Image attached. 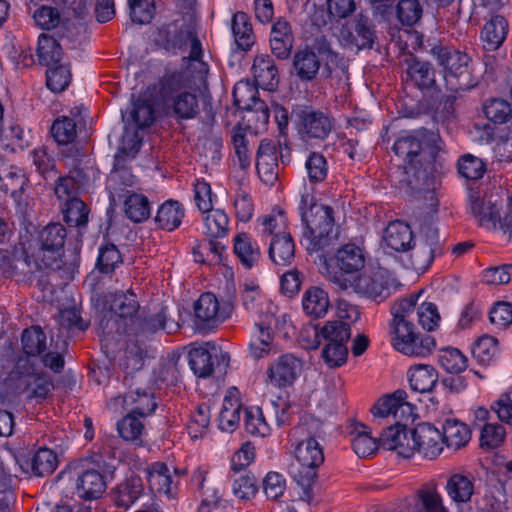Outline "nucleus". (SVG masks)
<instances>
[{
    "mask_svg": "<svg viewBox=\"0 0 512 512\" xmlns=\"http://www.w3.org/2000/svg\"><path fill=\"white\" fill-rule=\"evenodd\" d=\"M397 286L396 279L383 268L365 271L353 280V290L356 293L377 303L389 298Z\"/></svg>",
    "mask_w": 512,
    "mask_h": 512,
    "instance_id": "nucleus-8",
    "label": "nucleus"
},
{
    "mask_svg": "<svg viewBox=\"0 0 512 512\" xmlns=\"http://www.w3.org/2000/svg\"><path fill=\"white\" fill-rule=\"evenodd\" d=\"M28 182L24 170L19 167L12 166L3 175L0 174V189L10 194L21 213L26 212L28 207V197L25 194Z\"/></svg>",
    "mask_w": 512,
    "mask_h": 512,
    "instance_id": "nucleus-15",
    "label": "nucleus"
},
{
    "mask_svg": "<svg viewBox=\"0 0 512 512\" xmlns=\"http://www.w3.org/2000/svg\"><path fill=\"white\" fill-rule=\"evenodd\" d=\"M338 38L343 47L359 51L372 49L377 35L372 20L360 12L342 25Z\"/></svg>",
    "mask_w": 512,
    "mask_h": 512,
    "instance_id": "nucleus-7",
    "label": "nucleus"
},
{
    "mask_svg": "<svg viewBox=\"0 0 512 512\" xmlns=\"http://www.w3.org/2000/svg\"><path fill=\"white\" fill-rule=\"evenodd\" d=\"M117 430L124 440L141 443L140 438L144 430V425L138 415L130 412L118 422Z\"/></svg>",
    "mask_w": 512,
    "mask_h": 512,
    "instance_id": "nucleus-57",
    "label": "nucleus"
},
{
    "mask_svg": "<svg viewBox=\"0 0 512 512\" xmlns=\"http://www.w3.org/2000/svg\"><path fill=\"white\" fill-rule=\"evenodd\" d=\"M234 252L241 263L251 268L259 259V247L254 246L251 239L245 233H239L234 239Z\"/></svg>",
    "mask_w": 512,
    "mask_h": 512,
    "instance_id": "nucleus-47",
    "label": "nucleus"
},
{
    "mask_svg": "<svg viewBox=\"0 0 512 512\" xmlns=\"http://www.w3.org/2000/svg\"><path fill=\"white\" fill-rule=\"evenodd\" d=\"M354 437L351 439V445L354 452L359 457H368L373 455L378 449L379 440L370 435L368 427L364 424H357L352 432Z\"/></svg>",
    "mask_w": 512,
    "mask_h": 512,
    "instance_id": "nucleus-39",
    "label": "nucleus"
},
{
    "mask_svg": "<svg viewBox=\"0 0 512 512\" xmlns=\"http://www.w3.org/2000/svg\"><path fill=\"white\" fill-rule=\"evenodd\" d=\"M256 169L260 179L272 185L278 177L277 148L267 139L260 142L256 156Z\"/></svg>",
    "mask_w": 512,
    "mask_h": 512,
    "instance_id": "nucleus-19",
    "label": "nucleus"
},
{
    "mask_svg": "<svg viewBox=\"0 0 512 512\" xmlns=\"http://www.w3.org/2000/svg\"><path fill=\"white\" fill-rule=\"evenodd\" d=\"M429 53L443 68L444 81L447 90L459 93L474 88L478 79L470 66V57L459 50L442 44H435Z\"/></svg>",
    "mask_w": 512,
    "mask_h": 512,
    "instance_id": "nucleus-4",
    "label": "nucleus"
},
{
    "mask_svg": "<svg viewBox=\"0 0 512 512\" xmlns=\"http://www.w3.org/2000/svg\"><path fill=\"white\" fill-rule=\"evenodd\" d=\"M76 120L67 116L57 118L51 127V134L60 145L72 143L76 136Z\"/></svg>",
    "mask_w": 512,
    "mask_h": 512,
    "instance_id": "nucleus-53",
    "label": "nucleus"
},
{
    "mask_svg": "<svg viewBox=\"0 0 512 512\" xmlns=\"http://www.w3.org/2000/svg\"><path fill=\"white\" fill-rule=\"evenodd\" d=\"M205 213V234L211 238H219L225 236L228 231L229 220L224 211L219 209H211Z\"/></svg>",
    "mask_w": 512,
    "mask_h": 512,
    "instance_id": "nucleus-51",
    "label": "nucleus"
},
{
    "mask_svg": "<svg viewBox=\"0 0 512 512\" xmlns=\"http://www.w3.org/2000/svg\"><path fill=\"white\" fill-rule=\"evenodd\" d=\"M76 489L80 498L95 500L105 492L106 481L99 470L86 469L78 476Z\"/></svg>",
    "mask_w": 512,
    "mask_h": 512,
    "instance_id": "nucleus-24",
    "label": "nucleus"
},
{
    "mask_svg": "<svg viewBox=\"0 0 512 512\" xmlns=\"http://www.w3.org/2000/svg\"><path fill=\"white\" fill-rule=\"evenodd\" d=\"M302 370V361L293 354L281 355L267 369V382L275 387L291 385Z\"/></svg>",
    "mask_w": 512,
    "mask_h": 512,
    "instance_id": "nucleus-13",
    "label": "nucleus"
},
{
    "mask_svg": "<svg viewBox=\"0 0 512 512\" xmlns=\"http://www.w3.org/2000/svg\"><path fill=\"white\" fill-rule=\"evenodd\" d=\"M299 134L304 139H325L333 128L332 120L322 111L302 107L294 112Z\"/></svg>",
    "mask_w": 512,
    "mask_h": 512,
    "instance_id": "nucleus-11",
    "label": "nucleus"
},
{
    "mask_svg": "<svg viewBox=\"0 0 512 512\" xmlns=\"http://www.w3.org/2000/svg\"><path fill=\"white\" fill-rule=\"evenodd\" d=\"M193 82L187 71L166 73L159 83V96L174 117L182 120L195 118L199 113L197 95L191 92Z\"/></svg>",
    "mask_w": 512,
    "mask_h": 512,
    "instance_id": "nucleus-2",
    "label": "nucleus"
},
{
    "mask_svg": "<svg viewBox=\"0 0 512 512\" xmlns=\"http://www.w3.org/2000/svg\"><path fill=\"white\" fill-rule=\"evenodd\" d=\"M124 197V213L128 219L135 223H141L150 216V202L140 193L127 190Z\"/></svg>",
    "mask_w": 512,
    "mask_h": 512,
    "instance_id": "nucleus-36",
    "label": "nucleus"
},
{
    "mask_svg": "<svg viewBox=\"0 0 512 512\" xmlns=\"http://www.w3.org/2000/svg\"><path fill=\"white\" fill-rule=\"evenodd\" d=\"M406 65V81H411L421 90H428L435 86V69L429 62L411 58L406 60Z\"/></svg>",
    "mask_w": 512,
    "mask_h": 512,
    "instance_id": "nucleus-26",
    "label": "nucleus"
},
{
    "mask_svg": "<svg viewBox=\"0 0 512 512\" xmlns=\"http://www.w3.org/2000/svg\"><path fill=\"white\" fill-rule=\"evenodd\" d=\"M144 489L142 479L133 475L122 481L113 492L116 506L128 509L142 494Z\"/></svg>",
    "mask_w": 512,
    "mask_h": 512,
    "instance_id": "nucleus-31",
    "label": "nucleus"
},
{
    "mask_svg": "<svg viewBox=\"0 0 512 512\" xmlns=\"http://www.w3.org/2000/svg\"><path fill=\"white\" fill-rule=\"evenodd\" d=\"M184 210L177 201L164 202L158 209L155 221L158 226L167 231H173L180 226Z\"/></svg>",
    "mask_w": 512,
    "mask_h": 512,
    "instance_id": "nucleus-38",
    "label": "nucleus"
},
{
    "mask_svg": "<svg viewBox=\"0 0 512 512\" xmlns=\"http://www.w3.org/2000/svg\"><path fill=\"white\" fill-rule=\"evenodd\" d=\"M296 465L291 467V475L302 489L301 500H313L312 486L317 479V468L324 461L323 450L313 437L298 442L295 449Z\"/></svg>",
    "mask_w": 512,
    "mask_h": 512,
    "instance_id": "nucleus-5",
    "label": "nucleus"
},
{
    "mask_svg": "<svg viewBox=\"0 0 512 512\" xmlns=\"http://www.w3.org/2000/svg\"><path fill=\"white\" fill-rule=\"evenodd\" d=\"M302 306L310 317H324L330 307L328 293L320 287H310L303 295Z\"/></svg>",
    "mask_w": 512,
    "mask_h": 512,
    "instance_id": "nucleus-34",
    "label": "nucleus"
},
{
    "mask_svg": "<svg viewBox=\"0 0 512 512\" xmlns=\"http://www.w3.org/2000/svg\"><path fill=\"white\" fill-rule=\"evenodd\" d=\"M148 482L152 489H156L159 493L167 496L172 495V476L166 464L156 462L151 465L148 471Z\"/></svg>",
    "mask_w": 512,
    "mask_h": 512,
    "instance_id": "nucleus-46",
    "label": "nucleus"
},
{
    "mask_svg": "<svg viewBox=\"0 0 512 512\" xmlns=\"http://www.w3.org/2000/svg\"><path fill=\"white\" fill-rule=\"evenodd\" d=\"M189 364L194 374L201 378L209 377L213 372L212 355L204 348H194L189 352Z\"/></svg>",
    "mask_w": 512,
    "mask_h": 512,
    "instance_id": "nucleus-54",
    "label": "nucleus"
},
{
    "mask_svg": "<svg viewBox=\"0 0 512 512\" xmlns=\"http://www.w3.org/2000/svg\"><path fill=\"white\" fill-rule=\"evenodd\" d=\"M471 213L481 227L488 229H497L501 219L500 207L498 201L491 196H480L472 194L470 196Z\"/></svg>",
    "mask_w": 512,
    "mask_h": 512,
    "instance_id": "nucleus-17",
    "label": "nucleus"
},
{
    "mask_svg": "<svg viewBox=\"0 0 512 512\" xmlns=\"http://www.w3.org/2000/svg\"><path fill=\"white\" fill-rule=\"evenodd\" d=\"M508 23L503 16L495 15L484 25L481 33L484 48L487 51L497 50L507 35Z\"/></svg>",
    "mask_w": 512,
    "mask_h": 512,
    "instance_id": "nucleus-32",
    "label": "nucleus"
},
{
    "mask_svg": "<svg viewBox=\"0 0 512 512\" xmlns=\"http://www.w3.org/2000/svg\"><path fill=\"white\" fill-rule=\"evenodd\" d=\"M394 347L403 354H419L422 348L415 346L418 335L410 319H394Z\"/></svg>",
    "mask_w": 512,
    "mask_h": 512,
    "instance_id": "nucleus-27",
    "label": "nucleus"
},
{
    "mask_svg": "<svg viewBox=\"0 0 512 512\" xmlns=\"http://www.w3.org/2000/svg\"><path fill=\"white\" fill-rule=\"evenodd\" d=\"M457 168L461 176L470 180L480 179L486 171V167L482 159L472 154H465L461 156L458 160Z\"/></svg>",
    "mask_w": 512,
    "mask_h": 512,
    "instance_id": "nucleus-59",
    "label": "nucleus"
},
{
    "mask_svg": "<svg viewBox=\"0 0 512 512\" xmlns=\"http://www.w3.org/2000/svg\"><path fill=\"white\" fill-rule=\"evenodd\" d=\"M232 142L239 167L246 170L251 165V153L249 151V140L246 129L241 126H235L232 130Z\"/></svg>",
    "mask_w": 512,
    "mask_h": 512,
    "instance_id": "nucleus-50",
    "label": "nucleus"
},
{
    "mask_svg": "<svg viewBox=\"0 0 512 512\" xmlns=\"http://www.w3.org/2000/svg\"><path fill=\"white\" fill-rule=\"evenodd\" d=\"M64 221L71 227H84L88 222L89 209L80 198H74L61 205Z\"/></svg>",
    "mask_w": 512,
    "mask_h": 512,
    "instance_id": "nucleus-42",
    "label": "nucleus"
},
{
    "mask_svg": "<svg viewBox=\"0 0 512 512\" xmlns=\"http://www.w3.org/2000/svg\"><path fill=\"white\" fill-rule=\"evenodd\" d=\"M10 379L15 382L16 389L26 393L28 398L44 399L53 389V382L48 376L34 370L28 359L19 358Z\"/></svg>",
    "mask_w": 512,
    "mask_h": 512,
    "instance_id": "nucleus-9",
    "label": "nucleus"
},
{
    "mask_svg": "<svg viewBox=\"0 0 512 512\" xmlns=\"http://www.w3.org/2000/svg\"><path fill=\"white\" fill-rule=\"evenodd\" d=\"M269 256L276 265H290L295 257V245L292 236L289 233L275 235L270 243Z\"/></svg>",
    "mask_w": 512,
    "mask_h": 512,
    "instance_id": "nucleus-33",
    "label": "nucleus"
},
{
    "mask_svg": "<svg viewBox=\"0 0 512 512\" xmlns=\"http://www.w3.org/2000/svg\"><path fill=\"white\" fill-rule=\"evenodd\" d=\"M439 135L427 130L419 131L416 135H407L396 140L393 146L395 155L403 162V168L408 174L413 171L416 178H420L432 164L440 149Z\"/></svg>",
    "mask_w": 512,
    "mask_h": 512,
    "instance_id": "nucleus-3",
    "label": "nucleus"
},
{
    "mask_svg": "<svg viewBox=\"0 0 512 512\" xmlns=\"http://www.w3.org/2000/svg\"><path fill=\"white\" fill-rule=\"evenodd\" d=\"M48 66L46 72L47 87L53 92H62L70 83L71 73L68 67L64 65Z\"/></svg>",
    "mask_w": 512,
    "mask_h": 512,
    "instance_id": "nucleus-61",
    "label": "nucleus"
},
{
    "mask_svg": "<svg viewBox=\"0 0 512 512\" xmlns=\"http://www.w3.org/2000/svg\"><path fill=\"white\" fill-rule=\"evenodd\" d=\"M406 252H409L407 266L417 273L425 272L437 254L431 248L420 244L416 240L413 245L407 248Z\"/></svg>",
    "mask_w": 512,
    "mask_h": 512,
    "instance_id": "nucleus-44",
    "label": "nucleus"
},
{
    "mask_svg": "<svg viewBox=\"0 0 512 512\" xmlns=\"http://www.w3.org/2000/svg\"><path fill=\"white\" fill-rule=\"evenodd\" d=\"M316 336L325 343L346 344L351 337L350 325L341 320L328 321Z\"/></svg>",
    "mask_w": 512,
    "mask_h": 512,
    "instance_id": "nucleus-45",
    "label": "nucleus"
},
{
    "mask_svg": "<svg viewBox=\"0 0 512 512\" xmlns=\"http://www.w3.org/2000/svg\"><path fill=\"white\" fill-rule=\"evenodd\" d=\"M407 393L402 389H398L391 394H387L379 398L371 408V412L375 418H386L389 416L397 417L398 413H411L412 405L406 401Z\"/></svg>",
    "mask_w": 512,
    "mask_h": 512,
    "instance_id": "nucleus-21",
    "label": "nucleus"
},
{
    "mask_svg": "<svg viewBox=\"0 0 512 512\" xmlns=\"http://www.w3.org/2000/svg\"><path fill=\"white\" fill-rule=\"evenodd\" d=\"M301 218L305 225L303 244L309 254L324 256L337 240L334 210L332 207L316 203L309 194L301 197Z\"/></svg>",
    "mask_w": 512,
    "mask_h": 512,
    "instance_id": "nucleus-1",
    "label": "nucleus"
},
{
    "mask_svg": "<svg viewBox=\"0 0 512 512\" xmlns=\"http://www.w3.org/2000/svg\"><path fill=\"white\" fill-rule=\"evenodd\" d=\"M22 349L27 357H38L46 349V335L38 326L25 329L21 337Z\"/></svg>",
    "mask_w": 512,
    "mask_h": 512,
    "instance_id": "nucleus-43",
    "label": "nucleus"
},
{
    "mask_svg": "<svg viewBox=\"0 0 512 512\" xmlns=\"http://www.w3.org/2000/svg\"><path fill=\"white\" fill-rule=\"evenodd\" d=\"M498 353V341L488 335L480 337L474 345L473 354L483 364H489Z\"/></svg>",
    "mask_w": 512,
    "mask_h": 512,
    "instance_id": "nucleus-62",
    "label": "nucleus"
},
{
    "mask_svg": "<svg viewBox=\"0 0 512 512\" xmlns=\"http://www.w3.org/2000/svg\"><path fill=\"white\" fill-rule=\"evenodd\" d=\"M442 429L443 443L448 448L458 450L466 446L471 439V429L467 424L458 419H446Z\"/></svg>",
    "mask_w": 512,
    "mask_h": 512,
    "instance_id": "nucleus-30",
    "label": "nucleus"
},
{
    "mask_svg": "<svg viewBox=\"0 0 512 512\" xmlns=\"http://www.w3.org/2000/svg\"><path fill=\"white\" fill-rule=\"evenodd\" d=\"M67 236L65 227L60 223H50L39 232V242L41 248L49 252L59 251Z\"/></svg>",
    "mask_w": 512,
    "mask_h": 512,
    "instance_id": "nucleus-41",
    "label": "nucleus"
},
{
    "mask_svg": "<svg viewBox=\"0 0 512 512\" xmlns=\"http://www.w3.org/2000/svg\"><path fill=\"white\" fill-rule=\"evenodd\" d=\"M146 349L138 345V342L129 340L120 360V366L125 370L126 374L123 383L127 388H133L135 381L144 380L140 374H137L144 364Z\"/></svg>",
    "mask_w": 512,
    "mask_h": 512,
    "instance_id": "nucleus-18",
    "label": "nucleus"
},
{
    "mask_svg": "<svg viewBox=\"0 0 512 512\" xmlns=\"http://www.w3.org/2000/svg\"><path fill=\"white\" fill-rule=\"evenodd\" d=\"M258 97L257 87L249 80H241L236 83L233 89L234 104L241 110L250 108L252 102Z\"/></svg>",
    "mask_w": 512,
    "mask_h": 512,
    "instance_id": "nucleus-60",
    "label": "nucleus"
},
{
    "mask_svg": "<svg viewBox=\"0 0 512 512\" xmlns=\"http://www.w3.org/2000/svg\"><path fill=\"white\" fill-rule=\"evenodd\" d=\"M241 414V404L225 398L219 415V428L222 431L233 432L239 422Z\"/></svg>",
    "mask_w": 512,
    "mask_h": 512,
    "instance_id": "nucleus-55",
    "label": "nucleus"
},
{
    "mask_svg": "<svg viewBox=\"0 0 512 512\" xmlns=\"http://www.w3.org/2000/svg\"><path fill=\"white\" fill-rule=\"evenodd\" d=\"M56 467L57 456L47 448L39 449L31 459V469L36 476L52 474Z\"/></svg>",
    "mask_w": 512,
    "mask_h": 512,
    "instance_id": "nucleus-56",
    "label": "nucleus"
},
{
    "mask_svg": "<svg viewBox=\"0 0 512 512\" xmlns=\"http://www.w3.org/2000/svg\"><path fill=\"white\" fill-rule=\"evenodd\" d=\"M383 240L392 250L406 252L413 242V234L408 224L398 220L391 222L386 227Z\"/></svg>",
    "mask_w": 512,
    "mask_h": 512,
    "instance_id": "nucleus-29",
    "label": "nucleus"
},
{
    "mask_svg": "<svg viewBox=\"0 0 512 512\" xmlns=\"http://www.w3.org/2000/svg\"><path fill=\"white\" fill-rule=\"evenodd\" d=\"M415 451L428 459H435L443 450L442 433L429 423L419 424L413 429Z\"/></svg>",
    "mask_w": 512,
    "mask_h": 512,
    "instance_id": "nucleus-16",
    "label": "nucleus"
},
{
    "mask_svg": "<svg viewBox=\"0 0 512 512\" xmlns=\"http://www.w3.org/2000/svg\"><path fill=\"white\" fill-rule=\"evenodd\" d=\"M210 422V408L206 404H200L192 412L189 422L187 423V430L191 438L197 439L202 437Z\"/></svg>",
    "mask_w": 512,
    "mask_h": 512,
    "instance_id": "nucleus-58",
    "label": "nucleus"
},
{
    "mask_svg": "<svg viewBox=\"0 0 512 512\" xmlns=\"http://www.w3.org/2000/svg\"><path fill=\"white\" fill-rule=\"evenodd\" d=\"M335 260L337 267L345 273L358 272L365 265L364 252L355 244H346L338 249Z\"/></svg>",
    "mask_w": 512,
    "mask_h": 512,
    "instance_id": "nucleus-35",
    "label": "nucleus"
},
{
    "mask_svg": "<svg viewBox=\"0 0 512 512\" xmlns=\"http://www.w3.org/2000/svg\"><path fill=\"white\" fill-rule=\"evenodd\" d=\"M166 308H161L156 313L142 312L129 324L126 334L134 337L136 342H144L159 330H164L167 334H173L178 331L180 325L177 321L167 322Z\"/></svg>",
    "mask_w": 512,
    "mask_h": 512,
    "instance_id": "nucleus-10",
    "label": "nucleus"
},
{
    "mask_svg": "<svg viewBox=\"0 0 512 512\" xmlns=\"http://www.w3.org/2000/svg\"><path fill=\"white\" fill-rule=\"evenodd\" d=\"M398 512H448L439 492L438 483L429 480L423 483Z\"/></svg>",
    "mask_w": 512,
    "mask_h": 512,
    "instance_id": "nucleus-12",
    "label": "nucleus"
},
{
    "mask_svg": "<svg viewBox=\"0 0 512 512\" xmlns=\"http://www.w3.org/2000/svg\"><path fill=\"white\" fill-rule=\"evenodd\" d=\"M130 18L136 24H148L155 13L154 0H130Z\"/></svg>",
    "mask_w": 512,
    "mask_h": 512,
    "instance_id": "nucleus-64",
    "label": "nucleus"
},
{
    "mask_svg": "<svg viewBox=\"0 0 512 512\" xmlns=\"http://www.w3.org/2000/svg\"><path fill=\"white\" fill-rule=\"evenodd\" d=\"M196 325L201 330L216 328L222 323L226 315L220 309L216 296L212 293H203L194 304Z\"/></svg>",
    "mask_w": 512,
    "mask_h": 512,
    "instance_id": "nucleus-14",
    "label": "nucleus"
},
{
    "mask_svg": "<svg viewBox=\"0 0 512 512\" xmlns=\"http://www.w3.org/2000/svg\"><path fill=\"white\" fill-rule=\"evenodd\" d=\"M108 311L100 320V327L106 335L122 334L138 315L140 305L134 292L128 290L111 293L106 297Z\"/></svg>",
    "mask_w": 512,
    "mask_h": 512,
    "instance_id": "nucleus-6",
    "label": "nucleus"
},
{
    "mask_svg": "<svg viewBox=\"0 0 512 512\" xmlns=\"http://www.w3.org/2000/svg\"><path fill=\"white\" fill-rule=\"evenodd\" d=\"M232 31L235 42L242 50H249L254 44L255 38L249 17L244 12H237L232 19Z\"/></svg>",
    "mask_w": 512,
    "mask_h": 512,
    "instance_id": "nucleus-40",
    "label": "nucleus"
},
{
    "mask_svg": "<svg viewBox=\"0 0 512 512\" xmlns=\"http://www.w3.org/2000/svg\"><path fill=\"white\" fill-rule=\"evenodd\" d=\"M447 497L457 505L466 504L474 495V477L469 474L452 473L446 481Z\"/></svg>",
    "mask_w": 512,
    "mask_h": 512,
    "instance_id": "nucleus-22",
    "label": "nucleus"
},
{
    "mask_svg": "<svg viewBox=\"0 0 512 512\" xmlns=\"http://www.w3.org/2000/svg\"><path fill=\"white\" fill-rule=\"evenodd\" d=\"M143 385L144 380L135 381L133 388H128L123 396L124 406L130 408V412L139 417L150 415L157 406L152 393H149Z\"/></svg>",
    "mask_w": 512,
    "mask_h": 512,
    "instance_id": "nucleus-20",
    "label": "nucleus"
},
{
    "mask_svg": "<svg viewBox=\"0 0 512 512\" xmlns=\"http://www.w3.org/2000/svg\"><path fill=\"white\" fill-rule=\"evenodd\" d=\"M438 381V373L430 365H418L409 369V383L414 391L430 392Z\"/></svg>",
    "mask_w": 512,
    "mask_h": 512,
    "instance_id": "nucleus-37",
    "label": "nucleus"
},
{
    "mask_svg": "<svg viewBox=\"0 0 512 512\" xmlns=\"http://www.w3.org/2000/svg\"><path fill=\"white\" fill-rule=\"evenodd\" d=\"M321 67V59L315 50L309 48L297 51L293 57V69L296 76L302 81H311L316 78Z\"/></svg>",
    "mask_w": 512,
    "mask_h": 512,
    "instance_id": "nucleus-28",
    "label": "nucleus"
},
{
    "mask_svg": "<svg viewBox=\"0 0 512 512\" xmlns=\"http://www.w3.org/2000/svg\"><path fill=\"white\" fill-rule=\"evenodd\" d=\"M37 51L40 61L47 66L59 64L62 57V48L59 42L46 34L39 37Z\"/></svg>",
    "mask_w": 512,
    "mask_h": 512,
    "instance_id": "nucleus-48",
    "label": "nucleus"
},
{
    "mask_svg": "<svg viewBox=\"0 0 512 512\" xmlns=\"http://www.w3.org/2000/svg\"><path fill=\"white\" fill-rule=\"evenodd\" d=\"M438 362L449 373H460L467 368V358L458 349L447 347L439 351Z\"/></svg>",
    "mask_w": 512,
    "mask_h": 512,
    "instance_id": "nucleus-52",
    "label": "nucleus"
},
{
    "mask_svg": "<svg viewBox=\"0 0 512 512\" xmlns=\"http://www.w3.org/2000/svg\"><path fill=\"white\" fill-rule=\"evenodd\" d=\"M252 72L257 86L269 91L277 87L279 82L278 69L270 56H256L252 66Z\"/></svg>",
    "mask_w": 512,
    "mask_h": 512,
    "instance_id": "nucleus-25",
    "label": "nucleus"
},
{
    "mask_svg": "<svg viewBox=\"0 0 512 512\" xmlns=\"http://www.w3.org/2000/svg\"><path fill=\"white\" fill-rule=\"evenodd\" d=\"M505 436L506 430L501 424L487 423L481 430L480 446L487 449L497 448L503 443Z\"/></svg>",
    "mask_w": 512,
    "mask_h": 512,
    "instance_id": "nucleus-63",
    "label": "nucleus"
},
{
    "mask_svg": "<svg viewBox=\"0 0 512 512\" xmlns=\"http://www.w3.org/2000/svg\"><path fill=\"white\" fill-rule=\"evenodd\" d=\"M293 43L294 37L289 22L283 18L278 19L271 28L272 53L279 59H287L291 54Z\"/></svg>",
    "mask_w": 512,
    "mask_h": 512,
    "instance_id": "nucleus-23",
    "label": "nucleus"
},
{
    "mask_svg": "<svg viewBox=\"0 0 512 512\" xmlns=\"http://www.w3.org/2000/svg\"><path fill=\"white\" fill-rule=\"evenodd\" d=\"M130 116L138 129L150 126L155 120V110L151 99L147 96L139 97L133 103Z\"/></svg>",
    "mask_w": 512,
    "mask_h": 512,
    "instance_id": "nucleus-49",
    "label": "nucleus"
}]
</instances>
